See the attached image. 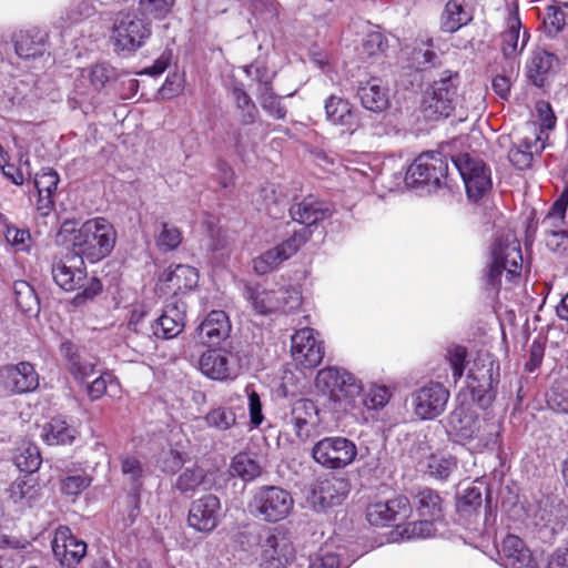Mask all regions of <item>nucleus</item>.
<instances>
[{"mask_svg":"<svg viewBox=\"0 0 568 568\" xmlns=\"http://www.w3.org/2000/svg\"><path fill=\"white\" fill-rule=\"evenodd\" d=\"M437 59V53L429 48H415L412 52L413 65L417 70H425L428 67L436 65Z\"/></svg>","mask_w":568,"mask_h":568,"instance_id":"680f3d73","label":"nucleus"},{"mask_svg":"<svg viewBox=\"0 0 568 568\" xmlns=\"http://www.w3.org/2000/svg\"><path fill=\"white\" fill-rule=\"evenodd\" d=\"M116 232L103 217L84 222L72 237V251L91 263L108 256L115 245Z\"/></svg>","mask_w":568,"mask_h":568,"instance_id":"f03ea898","label":"nucleus"},{"mask_svg":"<svg viewBox=\"0 0 568 568\" xmlns=\"http://www.w3.org/2000/svg\"><path fill=\"white\" fill-rule=\"evenodd\" d=\"M47 33L38 28L20 30L14 36V49L23 59L42 55L45 51Z\"/></svg>","mask_w":568,"mask_h":568,"instance_id":"7c9ffc66","label":"nucleus"},{"mask_svg":"<svg viewBox=\"0 0 568 568\" xmlns=\"http://www.w3.org/2000/svg\"><path fill=\"white\" fill-rule=\"evenodd\" d=\"M261 560L267 568H283L295 558V549L288 535L278 529H268L260 537Z\"/></svg>","mask_w":568,"mask_h":568,"instance_id":"9b49d317","label":"nucleus"},{"mask_svg":"<svg viewBox=\"0 0 568 568\" xmlns=\"http://www.w3.org/2000/svg\"><path fill=\"white\" fill-rule=\"evenodd\" d=\"M209 427L215 428L220 432L231 429L236 425V414L231 407L219 406L212 408L204 417Z\"/></svg>","mask_w":568,"mask_h":568,"instance_id":"de8ad7c7","label":"nucleus"},{"mask_svg":"<svg viewBox=\"0 0 568 568\" xmlns=\"http://www.w3.org/2000/svg\"><path fill=\"white\" fill-rule=\"evenodd\" d=\"M291 353L295 363L302 368H315L324 357L323 342L317 339L313 328L305 327L292 336Z\"/></svg>","mask_w":568,"mask_h":568,"instance_id":"4468645a","label":"nucleus"},{"mask_svg":"<svg viewBox=\"0 0 568 568\" xmlns=\"http://www.w3.org/2000/svg\"><path fill=\"white\" fill-rule=\"evenodd\" d=\"M161 229L155 236L158 247L163 252L174 251L182 242L181 230L168 222H161Z\"/></svg>","mask_w":568,"mask_h":568,"instance_id":"8fccbe9b","label":"nucleus"},{"mask_svg":"<svg viewBox=\"0 0 568 568\" xmlns=\"http://www.w3.org/2000/svg\"><path fill=\"white\" fill-rule=\"evenodd\" d=\"M120 463L123 476H125L132 485V500L135 505V508H138L139 491L142 486V479L145 473L144 466L142 462L133 455L121 456Z\"/></svg>","mask_w":568,"mask_h":568,"instance_id":"f704fd0d","label":"nucleus"},{"mask_svg":"<svg viewBox=\"0 0 568 568\" xmlns=\"http://www.w3.org/2000/svg\"><path fill=\"white\" fill-rule=\"evenodd\" d=\"M390 397V393L385 386H372L364 398V405L369 409H379L384 407Z\"/></svg>","mask_w":568,"mask_h":568,"instance_id":"bf43d9fd","label":"nucleus"},{"mask_svg":"<svg viewBox=\"0 0 568 568\" xmlns=\"http://www.w3.org/2000/svg\"><path fill=\"white\" fill-rule=\"evenodd\" d=\"M293 507L292 495L277 486L258 487L247 505L250 514L265 523H277L285 519Z\"/></svg>","mask_w":568,"mask_h":568,"instance_id":"39448f33","label":"nucleus"},{"mask_svg":"<svg viewBox=\"0 0 568 568\" xmlns=\"http://www.w3.org/2000/svg\"><path fill=\"white\" fill-rule=\"evenodd\" d=\"M481 505V491L477 487L465 489L463 496L458 499L457 506L459 510L467 511L476 509Z\"/></svg>","mask_w":568,"mask_h":568,"instance_id":"338daca9","label":"nucleus"},{"mask_svg":"<svg viewBox=\"0 0 568 568\" xmlns=\"http://www.w3.org/2000/svg\"><path fill=\"white\" fill-rule=\"evenodd\" d=\"M291 422L295 435L302 440L307 439L320 423L315 403L311 399L296 400L292 407Z\"/></svg>","mask_w":568,"mask_h":568,"instance_id":"393cba45","label":"nucleus"},{"mask_svg":"<svg viewBox=\"0 0 568 568\" xmlns=\"http://www.w3.org/2000/svg\"><path fill=\"white\" fill-rule=\"evenodd\" d=\"M162 280L168 284V288L176 294L194 288L197 285L199 274L194 267L179 264L166 270Z\"/></svg>","mask_w":568,"mask_h":568,"instance_id":"473e14b6","label":"nucleus"},{"mask_svg":"<svg viewBox=\"0 0 568 568\" xmlns=\"http://www.w3.org/2000/svg\"><path fill=\"white\" fill-rule=\"evenodd\" d=\"M240 357L237 354L226 349H210L200 358L201 372L215 381L235 378L241 371Z\"/></svg>","mask_w":568,"mask_h":568,"instance_id":"dca6fc26","label":"nucleus"},{"mask_svg":"<svg viewBox=\"0 0 568 568\" xmlns=\"http://www.w3.org/2000/svg\"><path fill=\"white\" fill-rule=\"evenodd\" d=\"M185 463L184 455L175 449H170L162 454L159 464L164 473L175 474Z\"/></svg>","mask_w":568,"mask_h":568,"instance_id":"052dcab7","label":"nucleus"},{"mask_svg":"<svg viewBox=\"0 0 568 568\" xmlns=\"http://www.w3.org/2000/svg\"><path fill=\"white\" fill-rule=\"evenodd\" d=\"M548 407L560 414H568V389L559 385H555L547 394Z\"/></svg>","mask_w":568,"mask_h":568,"instance_id":"6e6d98bb","label":"nucleus"},{"mask_svg":"<svg viewBox=\"0 0 568 568\" xmlns=\"http://www.w3.org/2000/svg\"><path fill=\"white\" fill-rule=\"evenodd\" d=\"M349 491L347 479L328 476L318 479L312 489L310 501L316 510L341 505Z\"/></svg>","mask_w":568,"mask_h":568,"instance_id":"6ab92c4d","label":"nucleus"},{"mask_svg":"<svg viewBox=\"0 0 568 568\" xmlns=\"http://www.w3.org/2000/svg\"><path fill=\"white\" fill-rule=\"evenodd\" d=\"M278 295H281L282 302L281 310L284 312H293L302 304L301 292L295 287L278 288Z\"/></svg>","mask_w":568,"mask_h":568,"instance_id":"69168bd1","label":"nucleus"},{"mask_svg":"<svg viewBox=\"0 0 568 568\" xmlns=\"http://www.w3.org/2000/svg\"><path fill=\"white\" fill-rule=\"evenodd\" d=\"M51 273L57 285L67 292L81 288L87 280L84 260L73 251L54 256Z\"/></svg>","mask_w":568,"mask_h":568,"instance_id":"f8f14e48","label":"nucleus"},{"mask_svg":"<svg viewBox=\"0 0 568 568\" xmlns=\"http://www.w3.org/2000/svg\"><path fill=\"white\" fill-rule=\"evenodd\" d=\"M448 390L439 383H429L413 395L414 413L420 419L439 416L447 405Z\"/></svg>","mask_w":568,"mask_h":568,"instance_id":"a211bd4d","label":"nucleus"},{"mask_svg":"<svg viewBox=\"0 0 568 568\" xmlns=\"http://www.w3.org/2000/svg\"><path fill=\"white\" fill-rule=\"evenodd\" d=\"M261 466L258 462L250 454L239 453L232 458L230 473L237 476L244 481H252L261 475Z\"/></svg>","mask_w":568,"mask_h":568,"instance_id":"ea45409f","label":"nucleus"},{"mask_svg":"<svg viewBox=\"0 0 568 568\" xmlns=\"http://www.w3.org/2000/svg\"><path fill=\"white\" fill-rule=\"evenodd\" d=\"M54 558L61 566L74 568L87 554V544L77 538L67 526H59L51 540Z\"/></svg>","mask_w":568,"mask_h":568,"instance_id":"f3484780","label":"nucleus"},{"mask_svg":"<svg viewBox=\"0 0 568 568\" xmlns=\"http://www.w3.org/2000/svg\"><path fill=\"white\" fill-rule=\"evenodd\" d=\"M91 479L87 475H72L61 480V490L67 495H79L89 487Z\"/></svg>","mask_w":568,"mask_h":568,"instance_id":"e2e57ef3","label":"nucleus"},{"mask_svg":"<svg viewBox=\"0 0 568 568\" xmlns=\"http://www.w3.org/2000/svg\"><path fill=\"white\" fill-rule=\"evenodd\" d=\"M453 162L464 181L466 193L470 200L481 199L491 189L490 170L483 160L469 153H462L456 155Z\"/></svg>","mask_w":568,"mask_h":568,"instance_id":"9d476101","label":"nucleus"},{"mask_svg":"<svg viewBox=\"0 0 568 568\" xmlns=\"http://www.w3.org/2000/svg\"><path fill=\"white\" fill-rule=\"evenodd\" d=\"M544 143L537 133L519 138L508 151L509 162L518 170L529 169L535 155H540Z\"/></svg>","mask_w":568,"mask_h":568,"instance_id":"a878e982","label":"nucleus"},{"mask_svg":"<svg viewBox=\"0 0 568 568\" xmlns=\"http://www.w3.org/2000/svg\"><path fill=\"white\" fill-rule=\"evenodd\" d=\"M458 72L442 71L426 89L423 98V113L429 120L448 118L457 102Z\"/></svg>","mask_w":568,"mask_h":568,"instance_id":"7ed1b4c3","label":"nucleus"},{"mask_svg":"<svg viewBox=\"0 0 568 568\" xmlns=\"http://www.w3.org/2000/svg\"><path fill=\"white\" fill-rule=\"evenodd\" d=\"M523 255L519 242L514 237L498 239L491 247V264L485 275L487 285L497 288L500 285L503 272L510 282L521 272Z\"/></svg>","mask_w":568,"mask_h":568,"instance_id":"423d86ee","label":"nucleus"},{"mask_svg":"<svg viewBox=\"0 0 568 568\" xmlns=\"http://www.w3.org/2000/svg\"><path fill=\"white\" fill-rule=\"evenodd\" d=\"M387 47V41L381 32L366 34L361 44V54L367 58L377 55Z\"/></svg>","mask_w":568,"mask_h":568,"instance_id":"5fc2aeb1","label":"nucleus"},{"mask_svg":"<svg viewBox=\"0 0 568 568\" xmlns=\"http://www.w3.org/2000/svg\"><path fill=\"white\" fill-rule=\"evenodd\" d=\"M356 95L363 108L374 113H381L389 105L388 91L377 78L361 81Z\"/></svg>","mask_w":568,"mask_h":568,"instance_id":"bb28decb","label":"nucleus"},{"mask_svg":"<svg viewBox=\"0 0 568 568\" xmlns=\"http://www.w3.org/2000/svg\"><path fill=\"white\" fill-rule=\"evenodd\" d=\"M316 386L327 394L334 403V409L347 412L362 393L361 382L351 373L337 367L321 369L316 376Z\"/></svg>","mask_w":568,"mask_h":568,"instance_id":"20e7f679","label":"nucleus"},{"mask_svg":"<svg viewBox=\"0 0 568 568\" xmlns=\"http://www.w3.org/2000/svg\"><path fill=\"white\" fill-rule=\"evenodd\" d=\"M88 79L95 90H101L105 84L114 79L115 71L108 63H98L87 70Z\"/></svg>","mask_w":568,"mask_h":568,"instance_id":"864d4df0","label":"nucleus"},{"mask_svg":"<svg viewBox=\"0 0 568 568\" xmlns=\"http://www.w3.org/2000/svg\"><path fill=\"white\" fill-rule=\"evenodd\" d=\"M448 427L454 439L470 452L481 453L499 447L500 424L494 419L480 418L464 404L449 414Z\"/></svg>","mask_w":568,"mask_h":568,"instance_id":"f257e3e1","label":"nucleus"},{"mask_svg":"<svg viewBox=\"0 0 568 568\" xmlns=\"http://www.w3.org/2000/svg\"><path fill=\"white\" fill-rule=\"evenodd\" d=\"M232 98L240 111V121L242 125H250L255 122L257 108L251 97L241 87L232 89Z\"/></svg>","mask_w":568,"mask_h":568,"instance_id":"49530a36","label":"nucleus"},{"mask_svg":"<svg viewBox=\"0 0 568 568\" xmlns=\"http://www.w3.org/2000/svg\"><path fill=\"white\" fill-rule=\"evenodd\" d=\"M38 386L39 375L29 362H20L0 368V388L8 395L30 393Z\"/></svg>","mask_w":568,"mask_h":568,"instance_id":"ddd939ff","label":"nucleus"},{"mask_svg":"<svg viewBox=\"0 0 568 568\" xmlns=\"http://www.w3.org/2000/svg\"><path fill=\"white\" fill-rule=\"evenodd\" d=\"M471 20L470 13L459 0H449L442 16V29L445 32H455Z\"/></svg>","mask_w":568,"mask_h":568,"instance_id":"4c0bfd02","label":"nucleus"},{"mask_svg":"<svg viewBox=\"0 0 568 568\" xmlns=\"http://www.w3.org/2000/svg\"><path fill=\"white\" fill-rule=\"evenodd\" d=\"M410 511L408 498L397 496L386 501H376L368 505L366 519L373 526L384 527L397 520L406 519Z\"/></svg>","mask_w":568,"mask_h":568,"instance_id":"aec40b11","label":"nucleus"},{"mask_svg":"<svg viewBox=\"0 0 568 568\" xmlns=\"http://www.w3.org/2000/svg\"><path fill=\"white\" fill-rule=\"evenodd\" d=\"M546 246L555 253H564L568 250V227L557 231L545 239Z\"/></svg>","mask_w":568,"mask_h":568,"instance_id":"774afa93","label":"nucleus"},{"mask_svg":"<svg viewBox=\"0 0 568 568\" xmlns=\"http://www.w3.org/2000/svg\"><path fill=\"white\" fill-rule=\"evenodd\" d=\"M333 212L334 209L328 202L312 194L293 203L288 210L291 219L307 229L331 217Z\"/></svg>","mask_w":568,"mask_h":568,"instance_id":"412c9836","label":"nucleus"},{"mask_svg":"<svg viewBox=\"0 0 568 568\" xmlns=\"http://www.w3.org/2000/svg\"><path fill=\"white\" fill-rule=\"evenodd\" d=\"M326 118L334 124L351 126L355 122V114L351 103L336 95H331L325 101Z\"/></svg>","mask_w":568,"mask_h":568,"instance_id":"c9c22d12","label":"nucleus"},{"mask_svg":"<svg viewBox=\"0 0 568 568\" xmlns=\"http://www.w3.org/2000/svg\"><path fill=\"white\" fill-rule=\"evenodd\" d=\"M230 333L231 323L224 311H212L199 327V337L207 345H219Z\"/></svg>","mask_w":568,"mask_h":568,"instance_id":"cd10ccee","label":"nucleus"},{"mask_svg":"<svg viewBox=\"0 0 568 568\" xmlns=\"http://www.w3.org/2000/svg\"><path fill=\"white\" fill-rule=\"evenodd\" d=\"M456 467V460L449 456L432 455L427 462L429 475L438 479H446Z\"/></svg>","mask_w":568,"mask_h":568,"instance_id":"603ef678","label":"nucleus"},{"mask_svg":"<svg viewBox=\"0 0 568 568\" xmlns=\"http://www.w3.org/2000/svg\"><path fill=\"white\" fill-rule=\"evenodd\" d=\"M6 240L19 251H28L31 235L28 230L8 226L6 231Z\"/></svg>","mask_w":568,"mask_h":568,"instance_id":"0e129e2a","label":"nucleus"},{"mask_svg":"<svg viewBox=\"0 0 568 568\" xmlns=\"http://www.w3.org/2000/svg\"><path fill=\"white\" fill-rule=\"evenodd\" d=\"M520 27L521 22L517 11L511 12L507 20V30L501 34V50L506 58H514L519 54L529 40V34L525 31L520 41V47H518Z\"/></svg>","mask_w":568,"mask_h":568,"instance_id":"72a5a7b5","label":"nucleus"},{"mask_svg":"<svg viewBox=\"0 0 568 568\" xmlns=\"http://www.w3.org/2000/svg\"><path fill=\"white\" fill-rule=\"evenodd\" d=\"M566 211L567 209L562 207L560 204L555 202L552 203L548 213L540 223L545 239L557 231L568 227V223L566 222Z\"/></svg>","mask_w":568,"mask_h":568,"instance_id":"3c124183","label":"nucleus"},{"mask_svg":"<svg viewBox=\"0 0 568 568\" xmlns=\"http://www.w3.org/2000/svg\"><path fill=\"white\" fill-rule=\"evenodd\" d=\"M555 55L548 52H537L528 65V74L535 85L544 84V75L552 68Z\"/></svg>","mask_w":568,"mask_h":568,"instance_id":"09e8293b","label":"nucleus"},{"mask_svg":"<svg viewBox=\"0 0 568 568\" xmlns=\"http://www.w3.org/2000/svg\"><path fill=\"white\" fill-rule=\"evenodd\" d=\"M59 181V174L52 169H43L34 176L33 182L38 193L37 210L42 215H48L54 206L53 196Z\"/></svg>","mask_w":568,"mask_h":568,"instance_id":"c85d7f7f","label":"nucleus"},{"mask_svg":"<svg viewBox=\"0 0 568 568\" xmlns=\"http://www.w3.org/2000/svg\"><path fill=\"white\" fill-rule=\"evenodd\" d=\"M243 295L260 315H267L281 310L282 302L278 290H267L260 284L245 285Z\"/></svg>","mask_w":568,"mask_h":568,"instance_id":"c756f323","label":"nucleus"},{"mask_svg":"<svg viewBox=\"0 0 568 568\" xmlns=\"http://www.w3.org/2000/svg\"><path fill=\"white\" fill-rule=\"evenodd\" d=\"M13 294L17 307L24 314L39 312V300L33 287L26 281H17L13 284Z\"/></svg>","mask_w":568,"mask_h":568,"instance_id":"c03bdc74","label":"nucleus"},{"mask_svg":"<svg viewBox=\"0 0 568 568\" xmlns=\"http://www.w3.org/2000/svg\"><path fill=\"white\" fill-rule=\"evenodd\" d=\"M221 503L214 495H206L191 504L189 525L203 532L212 531L220 521Z\"/></svg>","mask_w":568,"mask_h":568,"instance_id":"4be33fe9","label":"nucleus"},{"mask_svg":"<svg viewBox=\"0 0 568 568\" xmlns=\"http://www.w3.org/2000/svg\"><path fill=\"white\" fill-rule=\"evenodd\" d=\"M61 353L65 359L68 372L77 382L83 383L94 374L97 359L84 347L67 341L61 344Z\"/></svg>","mask_w":568,"mask_h":568,"instance_id":"b1692460","label":"nucleus"},{"mask_svg":"<svg viewBox=\"0 0 568 568\" xmlns=\"http://www.w3.org/2000/svg\"><path fill=\"white\" fill-rule=\"evenodd\" d=\"M292 256V251H286L282 244L267 250L260 256L253 260V268L260 274H267L277 268L284 261Z\"/></svg>","mask_w":568,"mask_h":568,"instance_id":"58836bf2","label":"nucleus"},{"mask_svg":"<svg viewBox=\"0 0 568 568\" xmlns=\"http://www.w3.org/2000/svg\"><path fill=\"white\" fill-rule=\"evenodd\" d=\"M448 163L439 152L420 154L407 169L405 182L412 186L439 189L447 178Z\"/></svg>","mask_w":568,"mask_h":568,"instance_id":"6e6552de","label":"nucleus"},{"mask_svg":"<svg viewBox=\"0 0 568 568\" xmlns=\"http://www.w3.org/2000/svg\"><path fill=\"white\" fill-rule=\"evenodd\" d=\"M257 100L262 109L272 118L282 120L286 116V109L281 103V99L273 92L270 81L261 82Z\"/></svg>","mask_w":568,"mask_h":568,"instance_id":"37998d69","label":"nucleus"},{"mask_svg":"<svg viewBox=\"0 0 568 568\" xmlns=\"http://www.w3.org/2000/svg\"><path fill=\"white\" fill-rule=\"evenodd\" d=\"M151 36L148 22L139 17L135 10L119 11L112 26V40L122 51H135L141 48Z\"/></svg>","mask_w":568,"mask_h":568,"instance_id":"0eeeda50","label":"nucleus"},{"mask_svg":"<svg viewBox=\"0 0 568 568\" xmlns=\"http://www.w3.org/2000/svg\"><path fill=\"white\" fill-rule=\"evenodd\" d=\"M9 498L21 506L29 505L38 496V488L34 480L24 475L18 477L8 489Z\"/></svg>","mask_w":568,"mask_h":568,"instance_id":"79ce46f5","label":"nucleus"},{"mask_svg":"<svg viewBox=\"0 0 568 568\" xmlns=\"http://www.w3.org/2000/svg\"><path fill=\"white\" fill-rule=\"evenodd\" d=\"M42 463L40 450L37 445L23 442L14 454V464L24 473L32 474L39 469Z\"/></svg>","mask_w":568,"mask_h":568,"instance_id":"a19ab883","label":"nucleus"},{"mask_svg":"<svg viewBox=\"0 0 568 568\" xmlns=\"http://www.w3.org/2000/svg\"><path fill=\"white\" fill-rule=\"evenodd\" d=\"M186 306L183 302H171L164 305L161 315L152 325L153 334L163 339H171L182 333L185 326Z\"/></svg>","mask_w":568,"mask_h":568,"instance_id":"5701e85b","label":"nucleus"},{"mask_svg":"<svg viewBox=\"0 0 568 568\" xmlns=\"http://www.w3.org/2000/svg\"><path fill=\"white\" fill-rule=\"evenodd\" d=\"M525 542L515 535H508L504 538L501 544V556L505 566H515L518 560L514 557V554L523 551Z\"/></svg>","mask_w":568,"mask_h":568,"instance_id":"13d9d810","label":"nucleus"},{"mask_svg":"<svg viewBox=\"0 0 568 568\" xmlns=\"http://www.w3.org/2000/svg\"><path fill=\"white\" fill-rule=\"evenodd\" d=\"M435 521L436 520H430L429 518H424L419 521L409 523L404 527L403 534L407 539L430 537L435 532Z\"/></svg>","mask_w":568,"mask_h":568,"instance_id":"4d7b16f0","label":"nucleus"},{"mask_svg":"<svg viewBox=\"0 0 568 568\" xmlns=\"http://www.w3.org/2000/svg\"><path fill=\"white\" fill-rule=\"evenodd\" d=\"M499 367L494 362L483 365L476 371L470 369L467 376V389L480 408H487L495 398V386L498 383Z\"/></svg>","mask_w":568,"mask_h":568,"instance_id":"2eb2a0df","label":"nucleus"},{"mask_svg":"<svg viewBox=\"0 0 568 568\" xmlns=\"http://www.w3.org/2000/svg\"><path fill=\"white\" fill-rule=\"evenodd\" d=\"M78 430L65 419L55 417L42 427L41 438L50 446L71 445L78 436Z\"/></svg>","mask_w":568,"mask_h":568,"instance_id":"2f4dec72","label":"nucleus"},{"mask_svg":"<svg viewBox=\"0 0 568 568\" xmlns=\"http://www.w3.org/2000/svg\"><path fill=\"white\" fill-rule=\"evenodd\" d=\"M357 455L354 442L342 436L325 437L312 448L314 460L327 469H342L351 465Z\"/></svg>","mask_w":568,"mask_h":568,"instance_id":"1a4fd4ad","label":"nucleus"},{"mask_svg":"<svg viewBox=\"0 0 568 568\" xmlns=\"http://www.w3.org/2000/svg\"><path fill=\"white\" fill-rule=\"evenodd\" d=\"M206 471L199 466L185 468L176 478L174 487L182 494L194 493L205 485Z\"/></svg>","mask_w":568,"mask_h":568,"instance_id":"a18cd8bd","label":"nucleus"},{"mask_svg":"<svg viewBox=\"0 0 568 568\" xmlns=\"http://www.w3.org/2000/svg\"><path fill=\"white\" fill-rule=\"evenodd\" d=\"M443 501L433 489L425 488L415 496L416 509L420 517L439 520L443 517Z\"/></svg>","mask_w":568,"mask_h":568,"instance_id":"e433bc0d","label":"nucleus"}]
</instances>
